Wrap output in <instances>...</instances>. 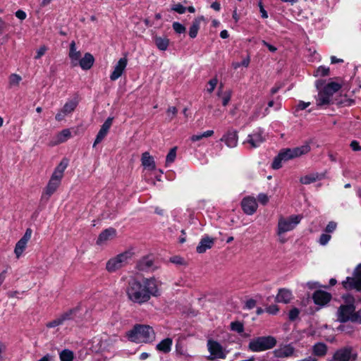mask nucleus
Here are the masks:
<instances>
[{
	"instance_id": "nucleus-30",
	"label": "nucleus",
	"mask_w": 361,
	"mask_h": 361,
	"mask_svg": "<svg viewBox=\"0 0 361 361\" xmlns=\"http://www.w3.org/2000/svg\"><path fill=\"white\" fill-rule=\"evenodd\" d=\"M142 164L145 167L149 169H155V162L153 157L150 156L149 153L145 152L142 155Z\"/></svg>"
},
{
	"instance_id": "nucleus-48",
	"label": "nucleus",
	"mask_w": 361,
	"mask_h": 361,
	"mask_svg": "<svg viewBox=\"0 0 361 361\" xmlns=\"http://www.w3.org/2000/svg\"><path fill=\"white\" fill-rule=\"evenodd\" d=\"M170 262L173 264H178V265L185 264L184 259L180 256H177V255L171 257Z\"/></svg>"
},
{
	"instance_id": "nucleus-61",
	"label": "nucleus",
	"mask_w": 361,
	"mask_h": 361,
	"mask_svg": "<svg viewBox=\"0 0 361 361\" xmlns=\"http://www.w3.org/2000/svg\"><path fill=\"white\" fill-rule=\"evenodd\" d=\"M16 18H18V19L23 20H25L26 18V13L25 11H23V10H18L16 13H15Z\"/></svg>"
},
{
	"instance_id": "nucleus-25",
	"label": "nucleus",
	"mask_w": 361,
	"mask_h": 361,
	"mask_svg": "<svg viewBox=\"0 0 361 361\" xmlns=\"http://www.w3.org/2000/svg\"><path fill=\"white\" fill-rule=\"evenodd\" d=\"M325 175L324 173H310L306 176H304L300 178V182L302 184L308 185L312 183L316 182L317 180H320L324 178Z\"/></svg>"
},
{
	"instance_id": "nucleus-51",
	"label": "nucleus",
	"mask_w": 361,
	"mask_h": 361,
	"mask_svg": "<svg viewBox=\"0 0 361 361\" xmlns=\"http://www.w3.org/2000/svg\"><path fill=\"white\" fill-rule=\"evenodd\" d=\"M337 227V224L335 221H329L325 228V232L327 233H333Z\"/></svg>"
},
{
	"instance_id": "nucleus-46",
	"label": "nucleus",
	"mask_w": 361,
	"mask_h": 361,
	"mask_svg": "<svg viewBox=\"0 0 361 361\" xmlns=\"http://www.w3.org/2000/svg\"><path fill=\"white\" fill-rule=\"evenodd\" d=\"M300 310L297 307L291 309L288 313V319L290 321H295L299 316Z\"/></svg>"
},
{
	"instance_id": "nucleus-38",
	"label": "nucleus",
	"mask_w": 361,
	"mask_h": 361,
	"mask_svg": "<svg viewBox=\"0 0 361 361\" xmlns=\"http://www.w3.org/2000/svg\"><path fill=\"white\" fill-rule=\"evenodd\" d=\"M71 136L69 129H64L57 135V143H63L66 142Z\"/></svg>"
},
{
	"instance_id": "nucleus-34",
	"label": "nucleus",
	"mask_w": 361,
	"mask_h": 361,
	"mask_svg": "<svg viewBox=\"0 0 361 361\" xmlns=\"http://www.w3.org/2000/svg\"><path fill=\"white\" fill-rule=\"evenodd\" d=\"M123 267L116 257L110 259L106 264V269L109 272H114Z\"/></svg>"
},
{
	"instance_id": "nucleus-33",
	"label": "nucleus",
	"mask_w": 361,
	"mask_h": 361,
	"mask_svg": "<svg viewBox=\"0 0 361 361\" xmlns=\"http://www.w3.org/2000/svg\"><path fill=\"white\" fill-rule=\"evenodd\" d=\"M80 310V308L78 307L72 308L68 310V311L63 312L60 315L61 319L63 320V322L64 323L66 321L73 320L75 317V315L76 313H78Z\"/></svg>"
},
{
	"instance_id": "nucleus-35",
	"label": "nucleus",
	"mask_w": 361,
	"mask_h": 361,
	"mask_svg": "<svg viewBox=\"0 0 361 361\" xmlns=\"http://www.w3.org/2000/svg\"><path fill=\"white\" fill-rule=\"evenodd\" d=\"M59 357L61 361H73L74 354L73 351L68 349H64L59 353Z\"/></svg>"
},
{
	"instance_id": "nucleus-15",
	"label": "nucleus",
	"mask_w": 361,
	"mask_h": 361,
	"mask_svg": "<svg viewBox=\"0 0 361 361\" xmlns=\"http://www.w3.org/2000/svg\"><path fill=\"white\" fill-rule=\"evenodd\" d=\"M227 147L233 148L237 146L238 141V131L234 129H229L221 138Z\"/></svg>"
},
{
	"instance_id": "nucleus-41",
	"label": "nucleus",
	"mask_w": 361,
	"mask_h": 361,
	"mask_svg": "<svg viewBox=\"0 0 361 361\" xmlns=\"http://www.w3.org/2000/svg\"><path fill=\"white\" fill-rule=\"evenodd\" d=\"M172 27L174 31L178 34L185 33L186 31L185 27L178 22H173Z\"/></svg>"
},
{
	"instance_id": "nucleus-13",
	"label": "nucleus",
	"mask_w": 361,
	"mask_h": 361,
	"mask_svg": "<svg viewBox=\"0 0 361 361\" xmlns=\"http://www.w3.org/2000/svg\"><path fill=\"white\" fill-rule=\"evenodd\" d=\"M343 287L347 290H355L357 292L361 291V280L353 274V276L346 277L345 280L342 281Z\"/></svg>"
},
{
	"instance_id": "nucleus-58",
	"label": "nucleus",
	"mask_w": 361,
	"mask_h": 361,
	"mask_svg": "<svg viewBox=\"0 0 361 361\" xmlns=\"http://www.w3.org/2000/svg\"><path fill=\"white\" fill-rule=\"evenodd\" d=\"M258 6H259V11L261 13L262 18H268V14H267V12L266 11V10L264 8V6L262 4V0H259Z\"/></svg>"
},
{
	"instance_id": "nucleus-26",
	"label": "nucleus",
	"mask_w": 361,
	"mask_h": 361,
	"mask_svg": "<svg viewBox=\"0 0 361 361\" xmlns=\"http://www.w3.org/2000/svg\"><path fill=\"white\" fill-rule=\"evenodd\" d=\"M327 350V345L322 342H318L312 346V353L318 357H324L326 355Z\"/></svg>"
},
{
	"instance_id": "nucleus-53",
	"label": "nucleus",
	"mask_w": 361,
	"mask_h": 361,
	"mask_svg": "<svg viewBox=\"0 0 361 361\" xmlns=\"http://www.w3.org/2000/svg\"><path fill=\"white\" fill-rule=\"evenodd\" d=\"M351 322L361 324V309L357 312L354 311Z\"/></svg>"
},
{
	"instance_id": "nucleus-23",
	"label": "nucleus",
	"mask_w": 361,
	"mask_h": 361,
	"mask_svg": "<svg viewBox=\"0 0 361 361\" xmlns=\"http://www.w3.org/2000/svg\"><path fill=\"white\" fill-rule=\"evenodd\" d=\"M293 298L292 292L286 288H280L276 297V301L282 303H289Z\"/></svg>"
},
{
	"instance_id": "nucleus-36",
	"label": "nucleus",
	"mask_w": 361,
	"mask_h": 361,
	"mask_svg": "<svg viewBox=\"0 0 361 361\" xmlns=\"http://www.w3.org/2000/svg\"><path fill=\"white\" fill-rule=\"evenodd\" d=\"M78 105V102L74 100L68 101L63 106L62 110L63 111V114H71L72 113Z\"/></svg>"
},
{
	"instance_id": "nucleus-3",
	"label": "nucleus",
	"mask_w": 361,
	"mask_h": 361,
	"mask_svg": "<svg viewBox=\"0 0 361 361\" xmlns=\"http://www.w3.org/2000/svg\"><path fill=\"white\" fill-rule=\"evenodd\" d=\"M310 151V146L305 145L295 148H287L281 150L279 154L274 157L271 164L273 169H279L282 167V161H286L290 159L299 157Z\"/></svg>"
},
{
	"instance_id": "nucleus-54",
	"label": "nucleus",
	"mask_w": 361,
	"mask_h": 361,
	"mask_svg": "<svg viewBox=\"0 0 361 361\" xmlns=\"http://www.w3.org/2000/svg\"><path fill=\"white\" fill-rule=\"evenodd\" d=\"M256 300L254 299H249L246 301L245 304V309L252 310L256 306Z\"/></svg>"
},
{
	"instance_id": "nucleus-40",
	"label": "nucleus",
	"mask_w": 361,
	"mask_h": 361,
	"mask_svg": "<svg viewBox=\"0 0 361 361\" xmlns=\"http://www.w3.org/2000/svg\"><path fill=\"white\" fill-rule=\"evenodd\" d=\"M22 78L16 73H13L9 77V85L10 87L18 86L21 81Z\"/></svg>"
},
{
	"instance_id": "nucleus-6",
	"label": "nucleus",
	"mask_w": 361,
	"mask_h": 361,
	"mask_svg": "<svg viewBox=\"0 0 361 361\" xmlns=\"http://www.w3.org/2000/svg\"><path fill=\"white\" fill-rule=\"evenodd\" d=\"M358 353L351 345H345L337 349L328 361H356Z\"/></svg>"
},
{
	"instance_id": "nucleus-57",
	"label": "nucleus",
	"mask_w": 361,
	"mask_h": 361,
	"mask_svg": "<svg viewBox=\"0 0 361 361\" xmlns=\"http://www.w3.org/2000/svg\"><path fill=\"white\" fill-rule=\"evenodd\" d=\"M47 49L45 46L40 47L39 49H37V55L35 56V59H40L45 54Z\"/></svg>"
},
{
	"instance_id": "nucleus-10",
	"label": "nucleus",
	"mask_w": 361,
	"mask_h": 361,
	"mask_svg": "<svg viewBox=\"0 0 361 361\" xmlns=\"http://www.w3.org/2000/svg\"><path fill=\"white\" fill-rule=\"evenodd\" d=\"M263 134L264 130L261 128H257L252 133L248 135L247 139L244 142V144H250L251 148L259 147V145L265 141Z\"/></svg>"
},
{
	"instance_id": "nucleus-14",
	"label": "nucleus",
	"mask_w": 361,
	"mask_h": 361,
	"mask_svg": "<svg viewBox=\"0 0 361 361\" xmlns=\"http://www.w3.org/2000/svg\"><path fill=\"white\" fill-rule=\"evenodd\" d=\"M312 299L316 305L323 307L330 302L331 295L328 292L318 290L313 293Z\"/></svg>"
},
{
	"instance_id": "nucleus-29",
	"label": "nucleus",
	"mask_w": 361,
	"mask_h": 361,
	"mask_svg": "<svg viewBox=\"0 0 361 361\" xmlns=\"http://www.w3.org/2000/svg\"><path fill=\"white\" fill-rule=\"evenodd\" d=\"M341 88V85L336 82H331L326 84L322 90H324L329 97H332V96L337 92Z\"/></svg>"
},
{
	"instance_id": "nucleus-22",
	"label": "nucleus",
	"mask_w": 361,
	"mask_h": 361,
	"mask_svg": "<svg viewBox=\"0 0 361 361\" xmlns=\"http://www.w3.org/2000/svg\"><path fill=\"white\" fill-rule=\"evenodd\" d=\"M294 351V348L291 345L288 344L276 349L274 353L276 357L283 358L291 357L293 355Z\"/></svg>"
},
{
	"instance_id": "nucleus-12",
	"label": "nucleus",
	"mask_w": 361,
	"mask_h": 361,
	"mask_svg": "<svg viewBox=\"0 0 361 361\" xmlns=\"http://www.w3.org/2000/svg\"><path fill=\"white\" fill-rule=\"evenodd\" d=\"M243 211L247 215H252L257 209V203L255 197H245L241 201Z\"/></svg>"
},
{
	"instance_id": "nucleus-62",
	"label": "nucleus",
	"mask_w": 361,
	"mask_h": 361,
	"mask_svg": "<svg viewBox=\"0 0 361 361\" xmlns=\"http://www.w3.org/2000/svg\"><path fill=\"white\" fill-rule=\"evenodd\" d=\"M353 275L361 280V263L355 268L353 271Z\"/></svg>"
},
{
	"instance_id": "nucleus-45",
	"label": "nucleus",
	"mask_w": 361,
	"mask_h": 361,
	"mask_svg": "<svg viewBox=\"0 0 361 361\" xmlns=\"http://www.w3.org/2000/svg\"><path fill=\"white\" fill-rule=\"evenodd\" d=\"M329 68L325 66H319L316 71V76H326L329 74Z\"/></svg>"
},
{
	"instance_id": "nucleus-20",
	"label": "nucleus",
	"mask_w": 361,
	"mask_h": 361,
	"mask_svg": "<svg viewBox=\"0 0 361 361\" xmlns=\"http://www.w3.org/2000/svg\"><path fill=\"white\" fill-rule=\"evenodd\" d=\"M68 56L71 59L72 66L75 67L78 66V62L81 57V53L80 51H77L75 41H72L70 44Z\"/></svg>"
},
{
	"instance_id": "nucleus-1",
	"label": "nucleus",
	"mask_w": 361,
	"mask_h": 361,
	"mask_svg": "<svg viewBox=\"0 0 361 361\" xmlns=\"http://www.w3.org/2000/svg\"><path fill=\"white\" fill-rule=\"evenodd\" d=\"M126 295L134 303L143 304L148 302L152 296L159 295L157 280L154 278H144L142 281L131 277L127 283Z\"/></svg>"
},
{
	"instance_id": "nucleus-64",
	"label": "nucleus",
	"mask_w": 361,
	"mask_h": 361,
	"mask_svg": "<svg viewBox=\"0 0 361 361\" xmlns=\"http://www.w3.org/2000/svg\"><path fill=\"white\" fill-rule=\"evenodd\" d=\"M66 115V114H63V111L61 109L59 113L56 114L55 118L56 121H61L64 118Z\"/></svg>"
},
{
	"instance_id": "nucleus-18",
	"label": "nucleus",
	"mask_w": 361,
	"mask_h": 361,
	"mask_svg": "<svg viewBox=\"0 0 361 361\" xmlns=\"http://www.w3.org/2000/svg\"><path fill=\"white\" fill-rule=\"evenodd\" d=\"M154 260L151 256H145L137 261L136 268L139 271H148L154 269Z\"/></svg>"
},
{
	"instance_id": "nucleus-21",
	"label": "nucleus",
	"mask_w": 361,
	"mask_h": 361,
	"mask_svg": "<svg viewBox=\"0 0 361 361\" xmlns=\"http://www.w3.org/2000/svg\"><path fill=\"white\" fill-rule=\"evenodd\" d=\"M116 231L114 228H109L104 230L99 235L97 240V245H102L107 240L112 239L116 236Z\"/></svg>"
},
{
	"instance_id": "nucleus-32",
	"label": "nucleus",
	"mask_w": 361,
	"mask_h": 361,
	"mask_svg": "<svg viewBox=\"0 0 361 361\" xmlns=\"http://www.w3.org/2000/svg\"><path fill=\"white\" fill-rule=\"evenodd\" d=\"M154 42L157 47L161 51H166L169 45V39L167 37H161L155 36L154 37Z\"/></svg>"
},
{
	"instance_id": "nucleus-63",
	"label": "nucleus",
	"mask_w": 361,
	"mask_h": 361,
	"mask_svg": "<svg viewBox=\"0 0 361 361\" xmlns=\"http://www.w3.org/2000/svg\"><path fill=\"white\" fill-rule=\"evenodd\" d=\"M262 44L264 45L265 47H267L268 48V49L271 51V52H275L277 49L276 47L269 44L268 42H267L265 40H262Z\"/></svg>"
},
{
	"instance_id": "nucleus-2",
	"label": "nucleus",
	"mask_w": 361,
	"mask_h": 361,
	"mask_svg": "<svg viewBox=\"0 0 361 361\" xmlns=\"http://www.w3.org/2000/svg\"><path fill=\"white\" fill-rule=\"evenodd\" d=\"M128 339L136 343H149L155 340L153 328L147 324H137L126 333Z\"/></svg>"
},
{
	"instance_id": "nucleus-59",
	"label": "nucleus",
	"mask_w": 361,
	"mask_h": 361,
	"mask_svg": "<svg viewBox=\"0 0 361 361\" xmlns=\"http://www.w3.org/2000/svg\"><path fill=\"white\" fill-rule=\"evenodd\" d=\"M257 198L259 202L264 205L266 204L269 201L268 196L264 193L259 194Z\"/></svg>"
},
{
	"instance_id": "nucleus-19",
	"label": "nucleus",
	"mask_w": 361,
	"mask_h": 361,
	"mask_svg": "<svg viewBox=\"0 0 361 361\" xmlns=\"http://www.w3.org/2000/svg\"><path fill=\"white\" fill-rule=\"evenodd\" d=\"M214 244V239L207 235L203 237L196 247L197 253L202 254L212 248Z\"/></svg>"
},
{
	"instance_id": "nucleus-49",
	"label": "nucleus",
	"mask_w": 361,
	"mask_h": 361,
	"mask_svg": "<svg viewBox=\"0 0 361 361\" xmlns=\"http://www.w3.org/2000/svg\"><path fill=\"white\" fill-rule=\"evenodd\" d=\"M217 83H218V80L216 78L211 79L208 82L209 87L207 88V91L209 93H212L214 90Z\"/></svg>"
},
{
	"instance_id": "nucleus-17",
	"label": "nucleus",
	"mask_w": 361,
	"mask_h": 361,
	"mask_svg": "<svg viewBox=\"0 0 361 361\" xmlns=\"http://www.w3.org/2000/svg\"><path fill=\"white\" fill-rule=\"evenodd\" d=\"M127 63L128 61L126 58H121L118 60L116 65L114 66L113 72L110 75L111 80L115 81L122 75L127 66Z\"/></svg>"
},
{
	"instance_id": "nucleus-43",
	"label": "nucleus",
	"mask_w": 361,
	"mask_h": 361,
	"mask_svg": "<svg viewBox=\"0 0 361 361\" xmlns=\"http://www.w3.org/2000/svg\"><path fill=\"white\" fill-rule=\"evenodd\" d=\"M176 157V147L171 148L166 155V162L172 163L174 161Z\"/></svg>"
},
{
	"instance_id": "nucleus-24",
	"label": "nucleus",
	"mask_w": 361,
	"mask_h": 361,
	"mask_svg": "<svg viewBox=\"0 0 361 361\" xmlns=\"http://www.w3.org/2000/svg\"><path fill=\"white\" fill-rule=\"evenodd\" d=\"M94 62V59L90 53H85L83 58H80L78 65L82 70H89L92 68Z\"/></svg>"
},
{
	"instance_id": "nucleus-44",
	"label": "nucleus",
	"mask_w": 361,
	"mask_h": 361,
	"mask_svg": "<svg viewBox=\"0 0 361 361\" xmlns=\"http://www.w3.org/2000/svg\"><path fill=\"white\" fill-rule=\"evenodd\" d=\"M62 324H63V320L61 319V317L59 316V317L56 318L55 319L48 322L46 324V326L47 328H54V327H56V326L62 325Z\"/></svg>"
},
{
	"instance_id": "nucleus-50",
	"label": "nucleus",
	"mask_w": 361,
	"mask_h": 361,
	"mask_svg": "<svg viewBox=\"0 0 361 361\" xmlns=\"http://www.w3.org/2000/svg\"><path fill=\"white\" fill-rule=\"evenodd\" d=\"M171 10L177 12L178 13L183 14L186 11V8L181 4L178 3L173 5V6L171 8Z\"/></svg>"
},
{
	"instance_id": "nucleus-56",
	"label": "nucleus",
	"mask_w": 361,
	"mask_h": 361,
	"mask_svg": "<svg viewBox=\"0 0 361 361\" xmlns=\"http://www.w3.org/2000/svg\"><path fill=\"white\" fill-rule=\"evenodd\" d=\"M279 310V309L276 305H269L266 308V312L271 314H276Z\"/></svg>"
},
{
	"instance_id": "nucleus-39",
	"label": "nucleus",
	"mask_w": 361,
	"mask_h": 361,
	"mask_svg": "<svg viewBox=\"0 0 361 361\" xmlns=\"http://www.w3.org/2000/svg\"><path fill=\"white\" fill-rule=\"evenodd\" d=\"M231 330L238 334H242L244 331V325L241 322H232L230 324Z\"/></svg>"
},
{
	"instance_id": "nucleus-42",
	"label": "nucleus",
	"mask_w": 361,
	"mask_h": 361,
	"mask_svg": "<svg viewBox=\"0 0 361 361\" xmlns=\"http://www.w3.org/2000/svg\"><path fill=\"white\" fill-rule=\"evenodd\" d=\"M342 299L345 303V305H355V298L350 293L343 294Z\"/></svg>"
},
{
	"instance_id": "nucleus-9",
	"label": "nucleus",
	"mask_w": 361,
	"mask_h": 361,
	"mask_svg": "<svg viewBox=\"0 0 361 361\" xmlns=\"http://www.w3.org/2000/svg\"><path fill=\"white\" fill-rule=\"evenodd\" d=\"M355 310V305H341L337 311V319L341 323H345L348 321L351 322L353 312Z\"/></svg>"
},
{
	"instance_id": "nucleus-11",
	"label": "nucleus",
	"mask_w": 361,
	"mask_h": 361,
	"mask_svg": "<svg viewBox=\"0 0 361 361\" xmlns=\"http://www.w3.org/2000/svg\"><path fill=\"white\" fill-rule=\"evenodd\" d=\"M32 231L28 228L26 229L23 236L17 242L15 246L14 252L16 258L19 259L27 247L28 241L32 236Z\"/></svg>"
},
{
	"instance_id": "nucleus-16",
	"label": "nucleus",
	"mask_w": 361,
	"mask_h": 361,
	"mask_svg": "<svg viewBox=\"0 0 361 361\" xmlns=\"http://www.w3.org/2000/svg\"><path fill=\"white\" fill-rule=\"evenodd\" d=\"M114 118L109 117L101 126L99 131L98 132L95 140L93 144V147H95L97 144L100 143L102 140L107 135L113 122Z\"/></svg>"
},
{
	"instance_id": "nucleus-5",
	"label": "nucleus",
	"mask_w": 361,
	"mask_h": 361,
	"mask_svg": "<svg viewBox=\"0 0 361 361\" xmlns=\"http://www.w3.org/2000/svg\"><path fill=\"white\" fill-rule=\"evenodd\" d=\"M276 343V339L272 336H259L250 341L248 349L255 353L262 352L273 348Z\"/></svg>"
},
{
	"instance_id": "nucleus-8",
	"label": "nucleus",
	"mask_w": 361,
	"mask_h": 361,
	"mask_svg": "<svg viewBox=\"0 0 361 361\" xmlns=\"http://www.w3.org/2000/svg\"><path fill=\"white\" fill-rule=\"evenodd\" d=\"M208 350L210 353L209 360L225 359L226 357L227 351H226L222 345L216 341L209 340L207 342Z\"/></svg>"
},
{
	"instance_id": "nucleus-7",
	"label": "nucleus",
	"mask_w": 361,
	"mask_h": 361,
	"mask_svg": "<svg viewBox=\"0 0 361 361\" xmlns=\"http://www.w3.org/2000/svg\"><path fill=\"white\" fill-rule=\"evenodd\" d=\"M300 215H291L288 218L281 217L278 222L277 234L281 235L293 230L302 219Z\"/></svg>"
},
{
	"instance_id": "nucleus-55",
	"label": "nucleus",
	"mask_w": 361,
	"mask_h": 361,
	"mask_svg": "<svg viewBox=\"0 0 361 361\" xmlns=\"http://www.w3.org/2000/svg\"><path fill=\"white\" fill-rule=\"evenodd\" d=\"M231 98V92L227 91L225 93V95L223 97L222 99V104L223 106H226L230 102Z\"/></svg>"
},
{
	"instance_id": "nucleus-37",
	"label": "nucleus",
	"mask_w": 361,
	"mask_h": 361,
	"mask_svg": "<svg viewBox=\"0 0 361 361\" xmlns=\"http://www.w3.org/2000/svg\"><path fill=\"white\" fill-rule=\"evenodd\" d=\"M131 257L132 253L130 252H125L118 255L115 257L117 259L121 265L123 267L128 263V260L130 259Z\"/></svg>"
},
{
	"instance_id": "nucleus-31",
	"label": "nucleus",
	"mask_w": 361,
	"mask_h": 361,
	"mask_svg": "<svg viewBox=\"0 0 361 361\" xmlns=\"http://www.w3.org/2000/svg\"><path fill=\"white\" fill-rule=\"evenodd\" d=\"M203 20V17H198L195 18L192 22L189 30V36L194 39L197 37L198 30L200 27V23Z\"/></svg>"
},
{
	"instance_id": "nucleus-4",
	"label": "nucleus",
	"mask_w": 361,
	"mask_h": 361,
	"mask_svg": "<svg viewBox=\"0 0 361 361\" xmlns=\"http://www.w3.org/2000/svg\"><path fill=\"white\" fill-rule=\"evenodd\" d=\"M68 165V161L66 159H63L58 166L55 168L51 178L45 188L44 192L42 198L48 200L49 197L54 194L61 184V179L63 176V173Z\"/></svg>"
},
{
	"instance_id": "nucleus-28",
	"label": "nucleus",
	"mask_w": 361,
	"mask_h": 361,
	"mask_svg": "<svg viewBox=\"0 0 361 361\" xmlns=\"http://www.w3.org/2000/svg\"><path fill=\"white\" fill-rule=\"evenodd\" d=\"M317 105L322 106L328 105L331 103V97H329L324 90H320L316 97Z\"/></svg>"
},
{
	"instance_id": "nucleus-47",
	"label": "nucleus",
	"mask_w": 361,
	"mask_h": 361,
	"mask_svg": "<svg viewBox=\"0 0 361 361\" xmlns=\"http://www.w3.org/2000/svg\"><path fill=\"white\" fill-rule=\"evenodd\" d=\"M331 236L328 233H322L319 239V243L322 245H326L331 240Z\"/></svg>"
},
{
	"instance_id": "nucleus-52",
	"label": "nucleus",
	"mask_w": 361,
	"mask_h": 361,
	"mask_svg": "<svg viewBox=\"0 0 361 361\" xmlns=\"http://www.w3.org/2000/svg\"><path fill=\"white\" fill-rule=\"evenodd\" d=\"M310 105V102H305L303 101H300L298 104L295 107L294 114H295L297 111L305 109Z\"/></svg>"
},
{
	"instance_id": "nucleus-27",
	"label": "nucleus",
	"mask_w": 361,
	"mask_h": 361,
	"mask_svg": "<svg viewBox=\"0 0 361 361\" xmlns=\"http://www.w3.org/2000/svg\"><path fill=\"white\" fill-rule=\"evenodd\" d=\"M173 341L170 338H166L164 340H162L160 343H159L157 346L156 349L160 352L167 353H169L171 350V345H172Z\"/></svg>"
},
{
	"instance_id": "nucleus-60",
	"label": "nucleus",
	"mask_w": 361,
	"mask_h": 361,
	"mask_svg": "<svg viewBox=\"0 0 361 361\" xmlns=\"http://www.w3.org/2000/svg\"><path fill=\"white\" fill-rule=\"evenodd\" d=\"M350 146L353 151H360L361 150V146L360 145L359 142L356 140H353L351 142Z\"/></svg>"
}]
</instances>
